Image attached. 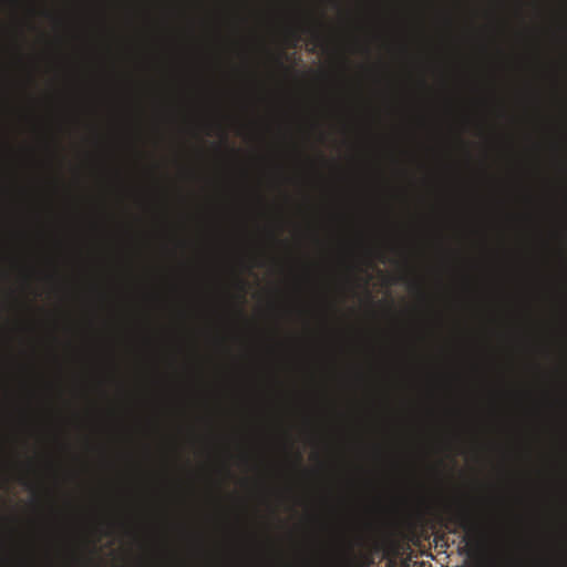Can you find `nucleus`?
I'll return each instance as SVG.
<instances>
[{
  "instance_id": "nucleus-1",
  "label": "nucleus",
  "mask_w": 567,
  "mask_h": 567,
  "mask_svg": "<svg viewBox=\"0 0 567 567\" xmlns=\"http://www.w3.org/2000/svg\"><path fill=\"white\" fill-rule=\"evenodd\" d=\"M206 135L213 136V0H206Z\"/></svg>"
}]
</instances>
